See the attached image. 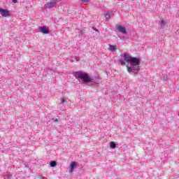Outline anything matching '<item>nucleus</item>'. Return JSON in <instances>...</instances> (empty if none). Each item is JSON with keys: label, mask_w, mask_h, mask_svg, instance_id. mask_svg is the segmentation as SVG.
<instances>
[{"label": "nucleus", "mask_w": 179, "mask_h": 179, "mask_svg": "<svg viewBox=\"0 0 179 179\" xmlns=\"http://www.w3.org/2000/svg\"><path fill=\"white\" fill-rule=\"evenodd\" d=\"M54 123L55 124H58V119H55V121H54Z\"/></svg>", "instance_id": "15"}, {"label": "nucleus", "mask_w": 179, "mask_h": 179, "mask_svg": "<svg viewBox=\"0 0 179 179\" xmlns=\"http://www.w3.org/2000/svg\"><path fill=\"white\" fill-rule=\"evenodd\" d=\"M41 32L43 34H48L50 33V30L48 29V28L43 27L41 28Z\"/></svg>", "instance_id": "7"}, {"label": "nucleus", "mask_w": 179, "mask_h": 179, "mask_svg": "<svg viewBox=\"0 0 179 179\" xmlns=\"http://www.w3.org/2000/svg\"><path fill=\"white\" fill-rule=\"evenodd\" d=\"M0 15L3 17H8V16H10V13L6 9H0Z\"/></svg>", "instance_id": "3"}, {"label": "nucleus", "mask_w": 179, "mask_h": 179, "mask_svg": "<svg viewBox=\"0 0 179 179\" xmlns=\"http://www.w3.org/2000/svg\"><path fill=\"white\" fill-rule=\"evenodd\" d=\"M81 1L84 5H87V3H89V0H81Z\"/></svg>", "instance_id": "14"}, {"label": "nucleus", "mask_w": 179, "mask_h": 179, "mask_svg": "<svg viewBox=\"0 0 179 179\" xmlns=\"http://www.w3.org/2000/svg\"><path fill=\"white\" fill-rule=\"evenodd\" d=\"M112 15H113V13H106V14L105 15L106 20H110Z\"/></svg>", "instance_id": "8"}, {"label": "nucleus", "mask_w": 179, "mask_h": 179, "mask_svg": "<svg viewBox=\"0 0 179 179\" xmlns=\"http://www.w3.org/2000/svg\"><path fill=\"white\" fill-rule=\"evenodd\" d=\"M77 166H78V162H72L70 164V169L69 170V173L70 174H73V170L75 167H76Z\"/></svg>", "instance_id": "5"}, {"label": "nucleus", "mask_w": 179, "mask_h": 179, "mask_svg": "<svg viewBox=\"0 0 179 179\" xmlns=\"http://www.w3.org/2000/svg\"><path fill=\"white\" fill-rule=\"evenodd\" d=\"M124 60H120L119 62L122 66L126 65V62H130L133 66H136L139 64V59H136V57H133L132 56L128 55V54H124L123 55Z\"/></svg>", "instance_id": "1"}, {"label": "nucleus", "mask_w": 179, "mask_h": 179, "mask_svg": "<svg viewBox=\"0 0 179 179\" xmlns=\"http://www.w3.org/2000/svg\"><path fill=\"white\" fill-rule=\"evenodd\" d=\"M61 103H65V98H63L61 101Z\"/></svg>", "instance_id": "16"}, {"label": "nucleus", "mask_w": 179, "mask_h": 179, "mask_svg": "<svg viewBox=\"0 0 179 179\" xmlns=\"http://www.w3.org/2000/svg\"><path fill=\"white\" fill-rule=\"evenodd\" d=\"M110 148L111 149H115V148H117V144H115V142L112 141L110 143Z\"/></svg>", "instance_id": "9"}, {"label": "nucleus", "mask_w": 179, "mask_h": 179, "mask_svg": "<svg viewBox=\"0 0 179 179\" xmlns=\"http://www.w3.org/2000/svg\"><path fill=\"white\" fill-rule=\"evenodd\" d=\"M13 3H17V0H13Z\"/></svg>", "instance_id": "17"}, {"label": "nucleus", "mask_w": 179, "mask_h": 179, "mask_svg": "<svg viewBox=\"0 0 179 179\" xmlns=\"http://www.w3.org/2000/svg\"><path fill=\"white\" fill-rule=\"evenodd\" d=\"M78 77L79 79H81L84 82V83H89L92 82V78L89 76L87 73L78 72L77 73Z\"/></svg>", "instance_id": "2"}, {"label": "nucleus", "mask_w": 179, "mask_h": 179, "mask_svg": "<svg viewBox=\"0 0 179 179\" xmlns=\"http://www.w3.org/2000/svg\"><path fill=\"white\" fill-rule=\"evenodd\" d=\"M55 166H57V162L55 161H52L50 162V167H55Z\"/></svg>", "instance_id": "12"}, {"label": "nucleus", "mask_w": 179, "mask_h": 179, "mask_svg": "<svg viewBox=\"0 0 179 179\" xmlns=\"http://www.w3.org/2000/svg\"><path fill=\"white\" fill-rule=\"evenodd\" d=\"M56 4H57V1H50V2L47 3L46 4H45L44 8L45 9H48V8H53V6H55Z\"/></svg>", "instance_id": "6"}, {"label": "nucleus", "mask_w": 179, "mask_h": 179, "mask_svg": "<svg viewBox=\"0 0 179 179\" xmlns=\"http://www.w3.org/2000/svg\"><path fill=\"white\" fill-rule=\"evenodd\" d=\"M115 27L119 33H122V34H125V33H127V28L124 27L121 25H115Z\"/></svg>", "instance_id": "4"}, {"label": "nucleus", "mask_w": 179, "mask_h": 179, "mask_svg": "<svg viewBox=\"0 0 179 179\" xmlns=\"http://www.w3.org/2000/svg\"><path fill=\"white\" fill-rule=\"evenodd\" d=\"M127 69L129 73H131V72H132V69L129 66L127 65Z\"/></svg>", "instance_id": "13"}, {"label": "nucleus", "mask_w": 179, "mask_h": 179, "mask_svg": "<svg viewBox=\"0 0 179 179\" xmlns=\"http://www.w3.org/2000/svg\"><path fill=\"white\" fill-rule=\"evenodd\" d=\"M160 26L161 27H164V26H166V22H164V20L163 19L161 20Z\"/></svg>", "instance_id": "11"}, {"label": "nucleus", "mask_w": 179, "mask_h": 179, "mask_svg": "<svg viewBox=\"0 0 179 179\" xmlns=\"http://www.w3.org/2000/svg\"><path fill=\"white\" fill-rule=\"evenodd\" d=\"M109 48L110 50V51H115V50H117V47H115V45H110L109 46Z\"/></svg>", "instance_id": "10"}]
</instances>
